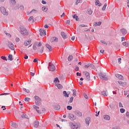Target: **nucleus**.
Masks as SVG:
<instances>
[{"label":"nucleus","mask_w":129,"mask_h":129,"mask_svg":"<svg viewBox=\"0 0 129 129\" xmlns=\"http://www.w3.org/2000/svg\"><path fill=\"white\" fill-rule=\"evenodd\" d=\"M60 35H61V37L63 38V39H67V35H66V33H65V32H61L60 33Z\"/></svg>","instance_id":"ddd939ff"},{"label":"nucleus","mask_w":129,"mask_h":129,"mask_svg":"<svg viewBox=\"0 0 129 129\" xmlns=\"http://www.w3.org/2000/svg\"><path fill=\"white\" fill-rule=\"evenodd\" d=\"M112 129H119V127L117 126H114L112 128Z\"/></svg>","instance_id":"6e6d98bb"},{"label":"nucleus","mask_w":129,"mask_h":129,"mask_svg":"<svg viewBox=\"0 0 129 129\" xmlns=\"http://www.w3.org/2000/svg\"><path fill=\"white\" fill-rule=\"evenodd\" d=\"M46 47L48 49L49 51H52V46L49 44H46Z\"/></svg>","instance_id":"393cba45"},{"label":"nucleus","mask_w":129,"mask_h":129,"mask_svg":"<svg viewBox=\"0 0 129 129\" xmlns=\"http://www.w3.org/2000/svg\"><path fill=\"white\" fill-rule=\"evenodd\" d=\"M1 58L3 59V60H4L5 61H8V59L6 56H2Z\"/></svg>","instance_id":"c03bdc74"},{"label":"nucleus","mask_w":129,"mask_h":129,"mask_svg":"<svg viewBox=\"0 0 129 129\" xmlns=\"http://www.w3.org/2000/svg\"><path fill=\"white\" fill-rule=\"evenodd\" d=\"M75 71H79V67H78V66H76V68H75Z\"/></svg>","instance_id":"603ef678"},{"label":"nucleus","mask_w":129,"mask_h":129,"mask_svg":"<svg viewBox=\"0 0 129 129\" xmlns=\"http://www.w3.org/2000/svg\"><path fill=\"white\" fill-rule=\"evenodd\" d=\"M40 36H46V30L43 29H40L39 30Z\"/></svg>","instance_id":"1a4fd4ad"},{"label":"nucleus","mask_w":129,"mask_h":129,"mask_svg":"<svg viewBox=\"0 0 129 129\" xmlns=\"http://www.w3.org/2000/svg\"><path fill=\"white\" fill-rule=\"evenodd\" d=\"M73 99H74V98L73 97H71L70 99V100L69 101V103H72V102H73Z\"/></svg>","instance_id":"72a5a7b5"},{"label":"nucleus","mask_w":129,"mask_h":129,"mask_svg":"<svg viewBox=\"0 0 129 129\" xmlns=\"http://www.w3.org/2000/svg\"><path fill=\"white\" fill-rule=\"evenodd\" d=\"M33 108L34 109H40V107H38V106H36V105H33Z\"/></svg>","instance_id":"de8ad7c7"},{"label":"nucleus","mask_w":129,"mask_h":129,"mask_svg":"<svg viewBox=\"0 0 129 129\" xmlns=\"http://www.w3.org/2000/svg\"><path fill=\"white\" fill-rule=\"evenodd\" d=\"M68 116L71 120H75L76 119V116H74L73 114L69 113Z\"/></svg>","instance_id":"0eeeda50"},{"label":"nucleus","mask_w":129,"mask_h":129,"mask_svg":"<svg viewBox=\"0 0 129 129\" xmlns=\"http://www.w3.org/2000/svg\"><path fill=\"white\" fill-rule=\"evenodd\" d=\"M107 6V4H106V3H105L104 5V6H103V8H102V11H105V9H106V6Z\"/></svg>","instance_id":"4c0bfd02"},{"label":"nucleus","mask_w":129,"mask_h":129,"mask_svg":"<svg viewBox=\"0 0 129 129\" xmlns=\"http://www.w3.org/2000/svg\"><path fill=\"white\" fill-rule=\"evenodd\" d=\"M95 6H98V7H101L102 4L99 2V0H96L95 1Z\"/></svg>","instance_id":"aec40b11"},{"label":"nucleus","mask_w":129,"mask_h":129,"mask_svg":"<svg viewBox=\"0 0 129 129\" xmlns=\"http://www.w3.org/2000/svg\"><path fill=\"white\" fill-rule=\"evenodd\" d=\"M124 111H125V109L123 108L120 109V112H121V113H124Z\"/></svg>","instance_id":"a18cd8bd"},{"label":"nucleus","mask_w":129,"mask_h":129,"mask_svg":"<svg viewBox=\"0 0 129 129\" xmlns=\"http://www.w3.org/2000/svg\"><path fill=\"white\" fill-rule=\"evenodd\" d=\"M9 94H10V93H4L0 94V96H1L2 95H9Z\"/></svg>","instance_id":"3c124183"},{"label":"nucleus","mask_w":129,"mask_h":129,"mask_svg":"<svg viewBox=\"0 0 129 129\" xmlns=\"http://www.w3.org/2000/svg\"><path fill=\"white\" fill-rule=\"evenodd\" d=\"M21 117L22 118H28V115H27L26 114H23L21 115Z\"/></svg>","instance_id":"c85d7f7f"},{"label":"nucleus","mask_w":129,"mask_h":129,"mask_svg":"<svg viewBox=\"0 0 129 129\" xmlns=\"http://www.w3.org/2000/svg\"><path fill=\"white\" fill-rule=\"evenodd\" d=\"M120 32L122 33V35H125L127 33V31L123 28L120 29Z\"/></svg>","instance_id":"6ab92c4d"},{"label":"nucleus","mask_w":129,"mask_h":129,"mask_svg":"<svg viewBox=\"0 0 129 129\" xmlns=\"http://www.w3.org/2000/svg\"><path fill=\"white\" fill-rule=\"evenodd\" d=\"M73 96H76V90H73Z\"/></svg>","instance_id":"09e8293b"},{"label":"nucleus","mask_w":129,"mask_h":129,"mask_svg":"<svg viewBox=\"0 0 129 129\" xmlns=\"http://www.w3.org/2000/svg\"><path fill=\"white\" fill-rule=\"evenodd\" d=\"M34 98L35 99V104L36 105L40 106V105H41V102H42V100L41 98H40V97H38L37 96H35Z\"/></svg>","instance_id":"f03ea898"},{"label":"nucleus","mask_w":129,"mask_h":129,"mask_svg":"<svg viewBox=\"0 0 129 129\" xmlns=\"http://www.w3.org/2000/svg\"><path fill=\"white\" fill-rule=\"evenodd\" d=\"M10 2L12 4V5H16V0H10Z\"/></svg>","instance_id":"49530a36"},{"label":"nucleus","mask_w":129,"mask_h":129,"mask_svg":"<svg viewBox=\"0 0 129 129\" xmlns=\"http://www.w3.org/2000/svg\"><path fill=\"white\" fill-rule=\"evenodd\" d=\"M119 84H121L122 86H126V83L125 82H120Z\"/></svg>","instance_id":"ea45409f"},{"label":"nucleus","mask_w":129,"mask_h":129,"mask_svg":"<svg viewBox=\"0 0 129 129\" xmlns=\"http://www.w3.org/2000/svg\"><path fill=\"white\" fill-rule=\"evenodd\" d=\"M77 76H81V73L79 72L77 73Z\"/></svg>","instance_id":"774afa93"},{"label":"nucleus","mask_w":129,"mask_h":129,"mask_svg":"<svg viewBox=\"0 0 129 129\" xmlns=\"http://www.w3.org/2000/svg\"><path fill=\"white\" fill-rule=\"evenodd\" d=\"M53 108L55 110H59L61 106L59 105L56 104L54 106Z\"/></svg>","instance_id":"f8f14e48"},{"label":"nucleus","mask_w":129,"mask_h":129,"mask_svg":"<svg viewBox=\"0 0 129 129\" xmlns=\"http://www.w3.org/2000/svg\"><path fill=\"white\" fill-rule=\"evenodd\" d=\"M123 46H124L125 47H128V43L126 42H124L122 43Z\"/></svg>","instance_id":"7c9ffc66"},{"label":"nucleus","mask_w":129,"mask_h":129,"mask_svg":"<svg viewBox=\"0 0 129 129\" xmlns=\"http://www.w3.org/2000/svg\"><path fill=\"white\" fill-rule=\"evenodd\" d=\"M84 74H85V76L86 77V80L87 81H90V74L87 72H84Z\"/></svg>","instance_id":"423d86ee"},{"label":"nucleus","mask_w":129,"mask_h":129,"mask_svg":"<svg viewBox=\"0 0 129 129\" xmlns=\"http://www.w3.org/2000/svg\"><path fill=\"white\" fill-rule=\"evenodd\" d=\"M42 46V42H39L37 45V47H41Z\"/></svg>","instance_id":"338daca9"},{"label":"nucleus","mask_w":129,"mask_h":129,"mask_svg":"<svg viewBox=\"0 0 129 129\" xmlns=\"http://www.w3.org/2000/svg\"><path fill=\"white\" fill-rule=\"evenodd\" d=\"M101 94L102 95H103V96H107V95H108V94L107 93V91H103L101 92Z\"/></svg>","instance_id":"412c9836"},{"label":"nucleus","mask_w":129,"mask_h":129,"mask_svg":"<svg viewBox=\"0 0 129 129\" xmlns=\"http://www.w3.org/2000/svg\"><path fill=\"white\" fill-rule=\"evenodd\" d=\"M32 43L31 40H26L24 41V45L25 46H28V45H30Z\"/></svg>","instance_id":"dca6fc26"},{"label":"nucleus","mask_w":129,"mask_h":129,"mask_svg":"<svg viewBox=\"0 0 129 129\" xmlns=\"http://www.w3.org/2000/svg\"><path fill=\"white\" fill-rule=\"evenodd\" d=\"M20 8L21 11H24V6L21 5Z\"/></svg>","instance_id":"4d7b16f0"},{"label":"nucleus","mask_w":129,"mask_h":129,"mask_svg":"<svg viewBox=\"0 0 129 129\" xmlns=\"http://www.w3.org/2000/svg\"><path fill=\"white\" fill-rule=\"evenodd\" d=\"M73 19H75L76 21H79V18H78V16L77 14H75L74 16H73Z\"/></svg>","instance_id":"b1692460"},{"label":"nucleus","mask_w":129,"mask_h":129,"mask_svg":"<svg viewBox=\"0 0 129 129\" xmlns=\"http://www.w3.org/2000/svg\"><path fill=\"white\" fill-rule=\"evenodd\" d=\"M53 82L54 83H57V82H60V81H59V79H58V78H56L54 81H53Z\"/></svg>","instance_id":"473e14b6"},{"label":"nucleus","mask_w":129,"mask_h":129,"mask_svg":"<svg viewBox=\"0 0 129 129\" xmlns=\"http://www.w3.org/2000/svg\"><path fill=\"white\" fill-rule=\"evenodd\" d=\"M38 58H35V59H34V60H33L34 63H36V62H38Z\"/></svg>","instance_id":"69168bd1"},{"label":"nucleus","mask_w":129,"mask_h":129,"mask_svg":"<svg viewBox=\"0 0 129 129\" xmlns=\"http://www.w3.org/2000/svg\"><path fill=\"white\" fill-rule=\"evenodd\" d=\"M42 10L43 12H47V11H48V8H46V7H42Z\"/></svg>","instance_id":"37998d69"},{"label":"nucleus","mask_w":129,"mask_h":129,"mask_svg":"<svg viewBox=\"0 0 129 129\" xmlns=\"http://www.w3.org/2000/svg\"><path fill=\"white\" fill-rule=\"evenodd\" d=\"M90 63H89L88 64H87V65H85V66H84V68H89V67H90Z\"/></svg>","instance_id":"0e129e2a"},{"label":"nucleus","mask_w":129,"mask_h":129,"mask_svg":"<svg viewBox=\"0 0 129 129\" xmlns=\"http://www.w3.org/2000/svg\"><path fill=\"white\" fill-rule=\"evenodd\" d=\"M20 33L23 36H28L29 35V32L27 29L25 28V26H21L20 27Z\"/></svg>","instance_id":"f257e3e1"},{"label":"nucleus","mask_w":129,"mask_h":129,"mask_svg":"<svg viewBox=\"0 0 129 129\" xmlns=\"http://www.w3.org/2000/svg\"><path fill=\"white\" fill-rule=\"evenodd\" d=\"M90 117H88L85 119V122L86 124H88V126H89V123H90Z\"/></svg>","instance_id":"9b49d317"},{"label":"nucleus","mask_w":129,"mask_h":129,"mask_svg":"<svg viewBox=\"0 0 129 129\" xmlns=\"http://www.w3.org/2000/svg\"><path fill=\"white\" fill-rule=\"evenodd\" d=\"M100 112V111H99L97 113V111L96 112V114H95V116H98V115H99V113Z\"/></svg>","instance_id":"bf43d9fd"},{"label":"nucleus","mask_w":129,"mask_h":129,"mask_svg":"<svg viewBox=\"0 0 129 129\" xmlns=\"http://www.w3.org/2000/svg\"><path fill=\"white\" fill-rule=\"evenodd\" d=\"M39 122L37 120L35 121L34 122V126L35 127H38V126H39Z\"/></svg>","instance_id":"a878e982"},{"label":"nucleus","mask_w":129,"mask_h":129,"mask_svg":"<svg viewBox=\"0 0 129 129\" xmlns=\"http://www.w3.org/2000/svg\"><path fill=\"white\" fill-rule=\"evenodd\" d=\"M115 76L117 78H118V79H120V80H122V79H123V77H122L121 75L116 74Z\"/></svg>","instance_id":"f3484780"},{"label":"nucleus","mask_w":129,"mask_h":129,"mask_svg":"<svg viewBox=\"0 0 129 129\" xmlns=\"http://www.w3.org/2000/svg\"><path fill=\"white\" fill-rule=\"evenodd\" d=\"M71 127H72V129H78V128H80V125H77L76 124H73V123H72V125H71Z\"/></svg>","instance_id":"9d476101"},{"label":"nucleus","mask_w":129,"mask_h":129,"mask_svg":"<svg viewBox=\"0 0 129 129\" xmlns=\"http://www.w3.org/2000/svg\"><path fill=\"white\" fill-rule=\"evenodd\" d=\"M8 46L11 50H15V46H14V44H13L11 42H9L8 44Z\"/></svg>","instance_id":"6e6552de"},{"label":"nucleus","mask_w":129,"mask_h":129,"mask_svg":"<svg viewBox=\"0 0 129 129\" xmlns=\"http://www.w3.org/2000/svg\"><path fill=\"white\" fill-rule=\"evenodd\" d=\"M75 114L76 115H77V116H79V117L82 116V112L79 111H76L75 112Z\"/></svg>","instance_id":"4468645a"},{"label":"nucleus","mask_w":129,"mask_h":129,"mask_svg":"<svg viewBox=\"0 0 129 129\" xmlns=\"http://www.w3.org/2000/svg\"><path fill=\"white\" fill-rule=\"evenodd\" d=\"M90 68H91L92 69H95V67L94 66V64H92V63H90V65H89Z\"/></svg>","instance_id":"e433bc0d"},{"label":"nucleus","mask_w":129,"mask_h":129,"mask_svg":"<svg viewBox=\"0 0 129 129\" xmlns=\"http://www.w3.org/2000/svg\"><path fill=\"white\" fill-rule=\"evenodd\" d=\"M8 60H10V61H13V60H14V58H13V55L11 54H9Z\"/></svg>","instance_id":"5701e85b"},{"label":"nucleus","mask_w":129,"mask_h":129,"mask_svg":"<svg viewBox=\"0 0 129 129\" xmlns=\"http://www.w3.org/2000/svg\"><path fill=\"white\" fill-rule=\"evenodd\" d=\"M99 76L101 79L105 80V81L107 80V77H106V75L105 74V73H101L99 75Z\"/></svg>","instance_id":"39448f33"},{"label":"nucleus","mask_w":129,"mask_h":129,"mask_svg":"<svg viewBox=\"0 0 129 129\" xmlns=\"http://www.w3.org/2000/svg\"><path fill=\"white\" fill-rule=\"evenodd\" d=\"M29 22L32 21V23L34 22V17L33 16L30 17L28 19Z\"/></svg>","instance_id":"cd10ccee"},{"label":"nucleus","mask_w":129,"mask_h":129,"mask_svg":"<svg viewBox=\"0 0 129 129\" xmlns=\"http://www.w3.org/2000/svg\"><path fill=\"white\" fill-rule=\"evenodd\" d=\"M104 118L106 120H109V119H110V116H109V115H104Z\"/></svg>","instance_id":"4be33fe9"},{"label":"nucleus","mask_w":129,"mask_h":129,"mask_svg":"<svg viewBox=\"0 0 129 129\" xmlns=\"http://www.w3.org/2000/svg\"><path fill=\"white\" fill-rule=\"evenodd\" d=\"M67 109L68 110H72V106H70V105L67 106Z\"/></svg>","instance_id":"c9c22d12"},{"label":"nucleus","mask_w":129,"mask_h":129,"mask_svg":"<svg viewBox=\"0 0 129 129\" xmlns=\"http://www.w3.org/2000/svg\"><path fill=\"white\" fill-rule=\"evenodd\" d=\"M6 34L7 37H10V38H11V37H12V35L10 33H6Z\"/></svg>","instance_id":"13d9d810"},{"label":"nucleus","mask_w":129,"mask_h":129,"mask_svg":"<svg viewBox=\"0 0 129 129\" xmlns=\"http://www.w3.org/2000/svg\"><path fill=\"white\" fill-rule=\"evenodd\" d=\"M63 95L64 96V97H69V94H70V93H67V92L66 91H63L62 92Z\"/></svg>","instance_id":"2eb2a0df"},{"label":"nucleus","mask_w":129,"mask_h":129,"mask_svg":"<svg viewBox=\"0 0 129 129\" xmlns=\"http://www.w3.org/2000/svg\"><path fill=\"white\" fill-rule=\"evenodd\" d=\"M33 50H37V45L33 44Z\"/></svg>","instance_id":"8fccbe9b"},{"label":"nucleus","mask_w":129,"mask_h":129,"mask_svg":"<svg viewBox=\"0 0 129 129\" xmlns=\"http://www.w3.org/2000/svg\"><path fill=\"white\" fill-rule=\"evenodd\" d=\"M56 86L58 88V89H62L63 88V86L60 84H57L56 85Z\"/></svg>","instance_id":"bb28decb"},{"label":"nucleus","mask_w":129,"mask_h":129,"mask_svg":"<svg viewBox=\"0 0 129 129\" xmlns=\"http://www.w3.org/2000/svg\"><path fill=\"white\" fill-rule=\"evenodd\" d=\"M73 59V56L72 55H69L68 58V61H72Z\"/></svg>","instance_id":"2f4dec72"},{"label":"nucleus","mask_w":129,"mask_h":129,"mask_svg":"<svg viewBox=\"0 0 129 129\" xmlns=\"http://www.w3.org/2000/svg\"><path fill=\"white\" fill-rule=\"evenodd\" d=\"M119 107H123V106L122 105V103H121V102L119 103Z\"/></svg>","instance_id":"052dcab7"},{"label":"nucleus","mask_w":129,"mask_h":129,"mask_svg":"<svg viewBox=\"0 0 129 129\" xmlns=\"http://www.w3.org/2000/svg\"><path fill=\"white\" fill-rule=\"evenodd\" d=\"M80 28H86V27H88V26H87L86 25H84V24H81V25H80Z\"/></svg>","instance_id":"f704fd0d"},{"label":"nucleus","mask_w":129,"mask_h":129,"mask_svg":"<svg viewBox=\"0 0 129 129\" xmlns=\"http://www.w3.org/2000/svg\"><path fill=\"white\" fill-rule=\"evenodd\" d=\"M51 42H55V43H57V42H58V38L56 37H52L51 38Z\"/></svg>","instance_id":"a211bd4d"},{"label":"nucleus","mask_w":129,"mask_h":129,"mask_svg":"<svg viewBox=\"0 0 129 129\" xmlns=\"http://www.w3.org/2000/svg\"><path fill=\"white\" fill-rule=\"evenodd\" d=\"M92 11L91 10V9H88V15H92Z\"/></svg>","instance_id":"58836bf2"},{"label":"nucleus","mask_w":129,"mask_h":129,"mask_svg":"<svg viewBox=\"0 0 129 129\" xmlns=\"http://www.w3.org/2000/svg\"><path fill=\"white\" fill-rule=\"evenodd\" d=\"M100 42H101V43H102V44H104L105 45H107V43H106V42H105L103 40H101Z\"/></svg>","instance_id":"5fc2aeb1"},{"label":"nucleus","mask_w":129,"mask_h":129,"mask_svg":"<svg viewBox=\"0 0 129 129\" xmlns=\"http://www.w3.org/2000/svg\"><path fill=\"white\" fill-rule=\"evenodd\" d=\"M48 69L49 70V71H52V72L55 71V70H56V68H55V66H54L53 63H51L50 62L48 63Z\"/></svg>","instance_id":"20e7f679"},{"label":"nucleus","mask_w":129,"mask_h":129,"mask_svg":"<svg viewBox=\"0 0 129 129\" xmlns=\"http://www.w3.org/2000/svg\"><path fill=\"white\" fill-rule=\"evenodd\" d=\"M30 100H31V99L30 98L26 97L25 98V101H26V102H29Z\"/></svg>","instance_id":"79ce46f5"},{"label":"nucleus","mask_w":129,"mask_h":129,"mask_svg":"<svg viewBox=\"0 0 129 129\" xmlns=\"http://www.w3.org/2000/svg\"><path fill=\"white\" fill-rule=\"evenodd\" d=\"M23 91H25L26 93H30V90L26 88H23Z\"/></svg>","instance_id":"a19ab883"},{"label":"nucleus","mask_w":129,"mask_h":129,"mask_svg":"<svg viewBox=\"0 0 129 129\" xmlns=\"http://www.w3.org/2000/svg\"><path fill=\"white\" fill-rule=\"evenodd\" d=\"M121 61V58L119 57L118 58V63H119V64H120V63H121V61Z\"/></svg>","instance_id":"864d4df0"},{"label":"nucleus","mask_w":129,"mask_h":129,"mask_svg":"<svg viewBox=\"0 0 129 129\" xmlns=\"http://www.w3.org/2000/svg\"><path fill=\"white\" fill-rule=\"evenodd\" d=\"M1 13L4 15V16H9V12L7 11L6 8L4 7L0 8Z\"/></svg>","instance_id":"7ed1b4c3"},{"label":"nucleus","mask_w":129,"mask_h":129,"mask_svg":"<svg viewBox=\"0 0 129 129\" xmlns=\"http://www.w3.org/2000/svg\"><path fill=\"white\" fill-rule=\"evenodd\" d=\"M37 51H40V53H43L44 52V46H42L40 50V48H38Z\"/></svg>","instance_id":"c756f323"},{"label":"nucleus","mask_w":129,"mask_h":129,"mask_svg":"<svg viewBox=\"0 0 129 129\" xmlns=\"http://www.w3.org/2000/svg\"><path fill=\"white\" fill-rule=\"evenodd\" d=\"M126 117H128V118H129V112H128V111L126 112Z\"/></svg>","instance_id":"e2e57ef3"},{"label":"nucleus","mask_w":129,"mask_h":129,"mask_svg":"<svg viewBox=\"0 0 129 129\" xmlns=\"http://www.w3.org/2000/svg\"><path fill=\"white\" fill-rule=\"evenodd\" d=\"M66 25H70V20H68L67 21Z\"/></svg>","instance_id":"680f3d73"}]
</instances>
